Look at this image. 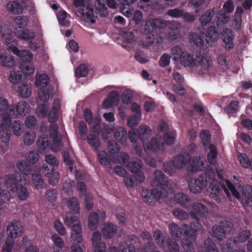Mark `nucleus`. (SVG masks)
Masks as SVG:
<instances>
[{
    "instance_id": "obj_2",
    "label": "nucleus",
    "mask_w": 252,
    "mask_h": 252,
    "mask_svg": "<svg viewBox=\"0 0 252 252\" xmlns=\"http://www.w3.org/2000/svg\"><path fill=\"white\" fill-rule=\"evenodd\" d=\"M171 54L173 55V60L179 61L180 63L186 67H194L200 66L202 69L207 70L209 67V63L207 60L204 59L201 56L197 54L194 56L186 51L180 46L176 45L171 49Z\"/></svg>"
},
{
    "instance_id": "obj_31",
    "label": "nucleus",
    "mask_w": 252,
    "mask_h": 252,
    "mask_svg": "<svg viewBox=\"0 0 252 252\" xmlns=\"http://www.w3.org/2000/svg\"><path fill=\"white\" fill-rule=\"evenodd\" d=\"M139 140L144 145L145 142L150 138L151 130L149 126L143 125L138 128Z\"/></svg>"
},
{
    "instance_id": "obj_6",
    "label": "nucleus",
    "mask_w": 252,
    "mask_h": 252,
    "mask_svg": "<svg viewBox=\"0 0 252 252\" xmlns=\"http://www.w3.org/2000/svg\"><path fill=\"white\" fill-rule=\"evenodd\" d=\"M4 180L5 186L11 192L16 190L21 183L26 184V182L25 177L17 171L6 175Z\"/></svg>"
},
{
    "instance_id": "obj_41",
    "label": "nucleus",
    "mask_w": 252,
    "mask_h": 252,
    "mask_svg": "<svg viewBox=\"0 0 252 252\" xmlns=\"http://www.w3.org/2000/svg\"><path fill=\"white\" fill-rule=\"evenodd\" d=\"M204 163L201 160L200 157H194L190 162L191 171L193 172L201 170L203 168Z\"/></svg>"
},
{
    "instance_id": "obj_20",
    "label": "nucleus",
    "mask_w": 252,
    "mask_h": 252,
    "mask_svg": "<svg viewBox=\"0 0 252 252\" xmlns=\"http://www.w3.org/2000/svg\"><path fill=\"white\" fill-rule=\"evenodd\" d=\"M163 144L156 138H153L149 142L147 145H144V149L146 152L152 151L157 152L162 149Z\"/></svg>"
},
{
    "instance_id": "obj_46",
    "label": "nucleus",
    "mask_w": 252,
    "mask_h": 252,
    "mask_svg": "<svg viewBox=\"0 0 252 252\" xmlns=\"http://www.w3.org/2000/svg\"><path fill=\"white\" fill-rule=\"evenodd\" d=\"M166 244L170 252H181L179 245L173 238H167Z\"/></svg>"
},
{
    "instance_id": "obj_17",
    "label": "nucleus",
    "mask_w": 252,
    "mask_h": 252,
    "mask_svg": "<svg viewBox=\"0 0 252 252\" xmlns=\"http://www.w3.org/2000/svg\"><path fill=\"white\" fill-rule=\"evenodd\" d=\"M175 201L182 207L188 209L191 205L190 198L187 194L179 192L176 193L174 196Z\"/></svg>"
},
{
    "instance_id": "obj_62",
    "label": "nucleus",
    "mask_w": 252,
    "mask_h": 252,
    "mask_svg": "<svg viewBox=\"0 0 252 252\" xmlns=\"http://www.w3.org/2000/svg\"><path fill=\"white\" fill-rule=\"evenodd\" d=\"M239 102L236 100L232 101L229 105L225 106L224 111L227 114H233L236 113L238 110Z\"/></svg>"
},
{
    "instance_id": "obj_7",
    "label": "nucleus",
    "mask_w": 252,
    "mask_h": 252,
    "mask_svg": "<svg viewBox=\"0 0 252 252\" xmlns=\"http://www.w3.org/2000/svg\"><path fill=\"white\" fill-rule=\"evenodd\" d=\"M168 192L166 189H162L159 190L158 189H143L141 195L145 202L152 203L154 201L159 200L160 198H164L167 196Z\"/></svg>"
},
{
    "instance_id": "obj_38",
    "label": "nucleus",
    "mask_w": 252,
    "mask_h": 252,
    "mask_svg": "<svg viewBox=\"0 0 252 252\" xmlns=\"http://www.w3.org/2000/svg\"><path fill=\"white\" fill-rule=\"evenodd\" d=\"M31 174L32 175V182L35 188L37 189H42L44 184L43 180L41 175L42 172H40L39 171L38 172H31Z\"/></svg>"
},
{
    "instance_id": "obj_11",
    "label": "nucleus",
    "mask_w": 252,
    "mask_h": 252,
    "mask_svg": "<svg viewBox=\"0 0 252 252\" xmlns=\"http://www.w3.org/2000/svg\"><path fill=\"white\" fill-rule=\"evenodd\" d=\"M40 172H42V174L48 178V182L50 185L55 186L59 183L60 175L58 172L55 171L54 168L49 169L48 166L46 165L40 169Z\"/></svg>"
},
{
    "instance_id": "obj_13",
    "label": "nucleus",
    "mask_w": 252,
    "mask_h": 252,
    "mask_svg": "<svg viewBox=\"0 0 252 252\" xmlns=\"http://www.w3.org/2000/svg\"><path fill=\"white\" fill-rule=\"evenodd\" d=\"M190 214L193 219H200L208 214V208L203 204L195 202L192 204Z\"/></svg>"
},
{
    "instance_id": "obj_56",
    "label": "nucleus",
    "mask_w": 252,
    "mask_h": 252,
    "mask_svg": "<svg viewBox=\"0 0 252 252\" xmlns=\"http://www.w3.org/2000/svg\"><path fill=\"white\" fill-rule=\"evenodd\" d=\"M39 158V154L33 151L29 152L26 155V161L32 166L33 164L38 160Z\"/></svg>"
},
{
    "instance_id": "obj_24",
    "label": "nucleus",
    "mask_w": 252,
    "mask_h": 252,
    "mask_svg": "<svg viewBox=\"0 0 252 252\" xmlns=\"http://www.w3.org/2000/svg\"><path fill=\"white\" fill-rule=\"evenodd\" d=\"M215 14L213 9H210L204 12L199 17V21L202 27L207 26L210 24Z\"/></svg>"
},
{
    "instance_id": "obj_36",
    "label": "nucleus",
    "mask_w": 252,
    "mask_h": 252,
    "mask_svg": "<svg viewBox=\"0 0 252 252\" xmlns=\"http://www.w3.org/2000/svg\"><path fill=\"white\" fill-rule=\"evenodd\" d=\"M67 206L74 214L79 213L80 210V204L76 197H69L67 200Z\"/></svg>"
},
{
    "instance_id": "obj_26",
    "label": "nucleus",
    "mask_w": 252,
    "mask_h": 252,
    "mask_svg": "<svg viewBox=\"0 0 252 252\" xmlns=\"http://www.w3.org/2000/svg\"><path fill=\"white\" fill-rule=\"evenodd\" d=\"M95 9L100 17H106L109 14V11L105 5L104 0H96Z\"/></svg>"
},
{
    "instance_id": "obj_39",
    "label": "nucleus",
    "mask_w": 252,
    "mask_h": 252,
    "mask_svg": "<svg viewBox=\"0 0 252 252\" xmlns=\"http://www.w3.org/2000/svg\"><path fill=\"white\" fill-rule=\"evenodd\" d=\"M50 144L48 136L46 134H43L39 136L36 141L37 148L40 150H45L47 149Z\"/></svg>"
},
{
    "instance_id": "obj_53",
    "label": "nucleus",
    "mask_w": 252,
    "mask_h": 252,
    "mask_svg": "<svg viewBox=\"0 0 252 252\" xmlns=\"http://www.w3.org/2000/svg\"><path fill=\"white\" fill-rule=\"evenodd\" d=\"M251 236V232L250 230H240L238 236L235 237L238 242L244 243L246 242Z\"/></svg>"
},
{
    "instance_id": "obj_57",
    "label": "nucleus",
    "mask_w": 252,
    "mask_h": 252,
    "mask_svg": "<svg viewBox=\"0 0 252 252\" xmlns=\"http://www.w3.org/2000/svg\"><path fill=\"white\" fill-rule=\"evenodd\" d=\"M126 166L128 170L132 173L139 169H141L142 162L140 160L131 161H129Z\"/></svg>"
},
{
    "instance_id": "obj_64",
    "label": "nucleus",
    "mask_w": 252,
    "mask_h": 252,
    "mask_svg": "<svg viewBox=\"0 0 252 252\" xmlns=\"http://www.w3.org/2000/svg\"><path fill=\"white\" fill-rule=\"evenodd\" d=\"M200 136L201 139L202 144L204 146H207L209 144L211 140V135L209 130H201L200 132Z\"/></svg>"
},
{
    "instance_id": "obj_61",
    "label": "nucleus",
    "mask_w": 252,
    "mask_h": 252,
    "mask_svg": "<svg viewBox=\"0 0 252 252\" xmlns=\"http://www.w3.org/2000/svg\"><path fill=\"white\" fill-rule=\"evenodd\" d=\"M25 124L27 127L31 129H35L37 127V121L35 117L29 116L26 118Z\"/></svg>"
},
{
    "instance_id": "obj_32",
    "label": "nucleus",
    "mask_w": 252,
    "mask_h": 252,
    "mask_svg": "<svg viewBox=\"0 0 252 252\" xmlns=\"http://www.w3.org/2000/svg\"><path fill=\"white\" fill-rule=\"evenodd\" d=\"M5 43L7 46V49L13 53H18L19 49L18 48V42L15 38L11 35H8L5 39Z\"/></svg>"
},
{
    "instance_id": "obj_60",
    "label": "nucleus",
    "mask_w": 252,
    "mask_h": 252,
    "mask_svg": "<svg viewBox=\"0 0 252 252\" xmlns=\"http://www.w3.org/2000/svg\"><path fill=\"white\" fill-rule=\"evenodd\" d=\"M22 78V74L20 71H12L9 76V80L13 84L19 83Z\"/></svg>"
},
{
    "instance_id": "obj_14",
    "label": "nucleus",
    "mask_w": 252,
    "mask_h": 252,
    "mask_svg": "<svg viewBox=\"0 0 252 252\" xmlns=\"http://www.w3.org/2000/svg\"><path fill=\"white\" fill-rule=\"evenodd\" d=\"M7 232L8 233V237L13 239L21 236L23 233V228L20 221H12L7 226Z\"/></svg>"
},
{
    "instance_id": "obj_18",
    "label": "nucleus",
    "mask_w": 252,
    "mask_h": 252,
    "mask_svg": "<svg viewBox=\"0 0 252 252\" xmlns=\"http://www.w3.org/2000/svg\"><path fill=\"white\" fill-rule=\"evenodd\" d=\"M219 24L217 23V26H212L208 28L206 35V40L207 43L209 42H214L216 41L220 36V33L221 31L218 27Z\"/></svg>"
},
{
    "instance_id": "obj_51",
    "label": "nucleus",
    "mask_w": 252,
    "mask_h": 252,
    "mask_svg": "<svg viewBox=\"0 0 252 252\" xmlns=\"http://www.w3.org/2000/svg\"><path fill=\"white\" fill-rule=\"evenodd\" d=\"M45 161L46 163L43 165V167L48 166L49 169L51 168H55V166H57L59 164V161L56 157L53 155H48L45 156Z\"/></svg>"
},
{
    "instance_id": "obj_10",
    "label": "nucleus",
    "mask_w": 252,
    "mask_h": 252,
    "mask_svg": "<svg viewBox=\"0 0 252 252\" xmlns=\"http://www.w3.org/2000/svg\"><path fill=\"white\" fill-rule=\"evenodd\" d=\"M188 230V225L186 224L180 227L178 224L173 223L169 226V230L171 235L177 240L181 239L183 235L187 238Z\"/></svg>"
},
{
    "instance_id": "obj_19",
    "label": "nucleus",
    "mask_w": 252,
    "mask_h": 252,
    "mask_svg": "<svg viewBox=\"0 0 252 252\" xmlns=\"http://www.w3.org/2000/svg\"><path fill=\"white\" fill-rule=\"evenodd\" d=\"M222 36L223 41L225 44V48L227 50L232 49L234 47L233 32L229 29H225L223 31Z\"/></svg>"
},
{
    "instance_id": "obj_30",
    "label": "nucleus",
    "mask_w": 252,
    "mask_h": 252,
    "mask_svg": "<svg viewBox=\"0 0 252 252\" xmlns=\"http://www.w3.org/2000/svg\"><path fill=\"white\" fill-rule=\"evenodd\" d=\"M238 241L236 238H230L227 241L225 246L222 248V252H246L244 250L233 251V248L237 245Z\"/></svg>"
},
{
    "instance_id": "obj_33",
    "label": "nucleus",
    "mask_w": 252,
    "mask_h": 252,
    "mask_svg": "<svg viewBox=\"0 0 252 252\" xmlns=\"http://www.w3.org/2000/svg\"><path fill=\"white\" fill-rule=\"evenodd\" d=\"M242 201L245 205L251 206L252 205V187L247 186L243 191Z\"/></svg>"
},
{
    "instance_id": "obj_52",
    "label": "nucleus",
    "mask_w": 252,
    "mask_h": 252,
    "mask_svg": "<svg viewBox=\"0 0 252 252\" xmlns=\"http://www.w3.org/2000/svg\"><path fill=\"white\" fill-rule=\"evenodd\" d=\"M205 248L202 252H219L215 243L210 238L204 241Z\"/></svg>"
},
{
    "instance_id": "obj_50",
    "label": "nucleus",
    "mask_w": 252,
    "mask_h": 252,
    "mask_svg": "<svg viewBox=\"0 0 252 252\" xmlns=\"http://www.w3.org/2000/svg\"><path fill=\"white\" fill-rule=\"evenodd\" d=\"M205 2L206 0H189L188 2V6L194 9L197 13L199 11Z\"/></svg>"
},
{
    "instance_id": "obj_15",
    "label": "nucleus",
    "mask_w": 252,
    "mask_h": 252,
    "mask_svg": "<svg viewBox=\"0 0 252 252\" xmlns=\"http://www.w3.org/2000/svg\"><path fill=\"white\" fill-rule=\"evenodd\" d=\"M92 240L94 246V252H105L106 244L100 241L101 234L99 231L93 233Z\"/></svg>"
},
{
    "instance_id": "obj_59",
    "label": "nucleus",
    "mask_w": 252,
    "mask_h": 252,
    "mask_svg": "<svg viewBox=\"0 0 252 252\" xmlns=\"http://www.w3.org/2000/svg\"><path fill=\"white\" fill-rule=\"evenodd\" d=\"M88 72V67L85 64H81L76 68L75 74L77 77L80 78L86 76Z\"/></svg>"
},
{
    "instance_id": "obj_16",
    "label": "nucleus",
    "mask_w": 252,
    "mask_h": 252,
    "mask_svg": "<svg viewBox=\"0 0 252 252\" xmlns=\"http://www.w3.org/2000/svg\"><path fill=\"white\" fill-rule=\"evenodd\" d=\"M194 219V221L191 223L190 225H188L187 238L191 240H196V233L202 227V225L199 222L200 219Z\"/></svg>"
},
{
    "instance_id": "obj_5",
    "label": "nucleus",
    "mask_w": 252,
    "mask_h": 252,
    "mask_svg": "<svg viewBox=\"0 0 252 252\" xmlns=\"http://www.w3.org/2000/svg\"><path fill=\"white\" fill-rule=\"evenodd\" d=\"M233 227V224L231 221L222 220L218 224L213 226V236L219 240H222L225 238L226 233L231 231Z\"/></svg>"
},
{
    "instance_id": "obj_22",
    "label": "nucleus",
    "mask_w": 252,
    "mask_h": 252,
    "mask_svg": "<svg viewBox=\"0 0 252 252\" xmlns=\"http://www.w3.org/2000/svg\"><path fill=\"white\" fill-rule=\"evenodd\" d=\"M16 167L24 177L25 175L31 174L32 169V166L24 160H18L16 163Z\"/></svg>"
},
{
    "instance_id": "obj_49",
    "label": "nucleus",
    "mask_w": 252,
    "mask_h": 252,
    "mask_svg": "<svg viewBox=\"0 0 252 252\" xmlns=\"http://www.w3.org/2000/svg\"><path fill=\"white\" fill-rule=\"evenodd\" d=\"M18 92L21 97L28 98L32 94V90L28 85L23 84L18 87Z\"/></svg>"
},
{
    "instance_id": "obj_47",
    "label": "nucleus",
    "mask_w": 252,
    "mask_h": 252,
    "mask_svg": "<svg viewBox=\"0 0 252 252\" xmlns=\"http://www.w3.org/2000/svg\"><path fill=\"white\" fill-rule=\"evenodd\" d=\"M195 241V240H191L187 238L184 239L182 243L184 251L181 252H195V248L193 244Z\"/></svg>"
},
{
    "instance_id": "obj_3",
    "label": "nucleus",
    "mask_w": 252,
    "mask_h": 252,
    "mask_svg": "<svg viewBox=\"0 0 252 252\" xmlns=\"http://www.w3.org/2000/svg\"><path fill=\"white\" fill-rule=\"evenodd\" d=\"M30 109L28 103L25 101H20L16 105H11L7 114H4L2 117V127L5 126L9 127L11 124V118H16L19 115H25Z\"/></svg>"
},
{
    "instance_id": "obj_42",
    "label": "nucleus",
    "mask_w": 252,
    "mask_h": 252,
    "mask_svg": "<svg viewBox=\"0 0 252 252\" xmlns=\"http://www.w3.org/2000/svg\"><path fill=\"white\" fill-rule=\"evenodd\" d=\"M8 11L15 14L22 13L23 8L22 6L16 1H10L6 5Z\"/></svg>"
},
{
    "instance_id": "obj_37",
    "label": "nucleus",
    "mask_w": 252,
    "mask_h": 252,
    "mask_svg": "<svg viewBox=\"0 0 252 252\" xmlns=\"http://www.w3.org/2000/svg\"><path fill=\"white\" fill-rule=\"evenodd\" d=\"M99 222V216L95 212H91L88 218V226L90 230L93 231L97 228Z\"/></svg>"
},
{
    "instance_id": "obj_45",
    "label": "nucleus",
    "mask_w": 252,
    "mask_h": 252,
    "mask_svg": "<svg viewBox=\"0 0 252 252\" xmlns=\"http://www.w3.org/2000/svg\"><path fill=\"white\" fill-rule=\"evenodd\" d=\"M15 55L20 58L22 62L21 63H28L32 61L33 55L31 51L28 50L20 51L18 53H14Z\"/></svg>"
},
{
    "instance_id": "obj_8",
    "label": "nucleus",
    "mask_w": 252,
    "mask_h": 252,
    "mask_svg": "<svg viewBox=\"0 0 252 252\" xmlns=\"http://www.w3.org/2000/svg\"><path fill=\"white\" fill-rule=\"evenodd\" d=\"M11 126L13 134L16 136H19L21 134L22 132V124L19 121H15L9 127H6L5 126L2 127V124L0 127V132L2 131L1 134V138L4 143H7L10 139L11 133L9 132V129Z\"/></svg>"
},
{
    "instance_id": "obj_1",
    "label": "nucleus",
    "mask_w": 252,
    "mask_h": 252,
    "mask_svg": "<svg viewBox=\"0 0 252 252\" xmlns=\"http://www.w3.org/2000/svg\"><path fill=\"white\" fill-rule=\"evenodd\" d=\"M207 186L210 196L218 203L220 202L222 190L226 193L228 192L226 187L216 179V174L212 168L207 169L198 178H191L189 182L190 191L195 194L201 192L203 189Z\"/></svg>"
},
{
    "instance_id": "obj_9",
    "label": "nucleus",
    "mask_w": 252,
    "mask_h": 252,
    "mask_svg": "<svg viewBox=\"0 0 252 252\" xmlns=\"http://www.w3.org/2000/svg\"><path fill=\"white\" fill-rule=\"evenodd\" d=\"M168 183L167 177L161 171L157 170L154 172L153 179L151 183L153 187L161 190L162 189H166Z\"/></svg>"
},
{
    "instance_id": "obj_34",
    "label": "nucleus",
    "mask_w": 252,
    "mask_h": 252,
    "mask_svg": "<svg viewBox=\"0 0 252 252\" xmlns=\"http://www.w3.org/2000/svg\"><path fill=\"white\" fill-rule=\"evenodd\" d=\"M209 148L210 151L207 154L208 161L210 164L216 165L217 163L216 159L218 154L217 149L216 146L212 144L209 145Z\"/></svg>"
},
{
    "instance_id": "obj_55",
    "label": "nucleus",
    "mask_w": 252,
    "mask_h": 252,
    "mask_svg": "<svg viewBox=\"0 0 252 252\" xmlns=\"http://www.w3.org/2000/svg\"><path fill=\"white\" fill-rule=\"evenodd\" d=\"M98 160L100 164L103 165H107L111 162V159L108 155L104 151H101L98 153Z\"/></svg>"
},
{
    "instance_id": "obj_12",
    "label": "nucleus",
    "mask_w": 252,
    "mask_h": 252,
    "mask_svg": "<svg viewBox=\"0 0 252 252\" xmlns=\"http://www.w3.org/2000/svg\"><path fill=\"white\" fill-rule=\"evenodd\" d=\"M191 158V156L189 153L179 154L174 157L172 161V165L175 168L182 169L190 162Z\"/></svg>"
},
{
    "instance_id": "obj_27",
    "label": "nucleus",
    "mask_w": 252,
    "mask_h": 252,
    "mask_svg": "<svg viewBox=\"0 0 252 252\" xmlns=\"http://www.w3.org/2000/svg\"><path fill=\"white\" fill-rule=\"evenodd\" d=\"M114 137L121 144L125 145L127 139V133L123 127L118 128L114 132Z\"/></svg>"
},
{
    "instance_id": "obj_40",
    "label": "nucleus",
    "mask_w": 252,
    "mask_h": 252,
    "mask_svg": "<svg viewBox=\"0 0 252 252\" xmlns=\"http://www.w3.org/2000/svg\"><path fill=\"white\" fill-rule=\"evenodd\" d=\"M82 14L87 19L90 20V22L94 24L95 23L94 18L97 17V12L93 7L87 6L85 10H83Z\"/></svg>"
},
{
    "instance_id": "obj_44",
    "label": "nucleus",
    "mask_w": 252,
    "mask_h": 252,
    "mask_svg": "<svg viewBox=\"0 0 252 252\" xmlns=\"http://www.w3.org/2000/svg\"><path fill=\"white\" fill-rule=\"evenodd\" d=\"M82 227L81 225H76L72 229L71 237L72 239L77 243H80L83 239L82 236Z\"/></svg>"
},
{
    "instance_id": "obj_43",
    "label": "nucleus",
    "mask_w": 252,
    "mask_h": 252,
    "mask_svg": "<svg viewBox=\"0 0 252 252\" xmlns=\"http://www.w3.org/2000/svg\"><path fill=\"white\" fill-rule=\"evenodd\" d=\"M24 183L20 184L19 187H17V189L13 192H16L18 198L21 200H26L29 196V192L27 189L23 186Z\"/></svg>"
},
{
    "instance_id": "obj_4",
    "label": "nucleus",
    "mask_w": 252,
    "mask_h": 252,
    "mask_svg": "<svg viewBox=\"0 0 252 252\" xmlns=\"http://www.w3.org/2000/svg\"><path fill=\"white\" fill-rule=\"evenodd\" d=\"M167 21L161 19H155L146 22L144 32L148 35L147 38L150 40L149 42L153 43L155 42V40L159 36V33L161 32V29L167 25Z\"/></svg>"
},
{
    "instance_id": "obj_21",
    "label": "nucleus",
    "mask_w": 252,
    "mask_h": 252,
    "mask_svg": "<svg viewBox=\"0 0 252 252\" xmlns=\"http://www.w3.org/2000/svg\"><path fill=\"white\" fill-rule=\"evenodd\" d=\"M63 220L65 224L68 227H72V229L74 228L75 226L81 225L79 218L71 212H67L65 214Z\"/></svg>"
},
{
    "instance_id": "obj_23",
    "label": "nucleus",
    "mask_w": 252,
    "mask_h": 252,
    "mask_svg": "<svg viewBox=\"0 0 252 252\" xmlns=\"http://www.w3.org/2000/svg\"><path fill=\"white\" fill-rule=\"evenodd\" d=\"M118 230L116 225L111 223L106 224L102 230L103 237L109 239L112 238L117 233Z\"/></svg>"
},
{
    "instance_id": "obj_25",
    "label": "nucleus",
    "mask_w": 252,
    "mask_h": 252,
    "mask_svg": "<svg viewBox=\"0 0 252 252\" xmlns=\"http://www.w3.org/2000/svg\"><path fill=\"white\" fill-rule=\"evenodd\" d=\"M98 133H90L87 137L88 144L95 151L98 150L100 146V140L98 138Z\"/></svg>"
},
{
    "instance_id": "obj_35",
    "label": "nucleus",
    "mask_w": 252,
    "mask_h": 252,
    "mask_svg": "<svg viewBox=\"0 0 252 252\" xmlns=\"http://www.w3.org/2000/svg\"><path fill=\"white\" fill-rule=\"evenodd\" d=\"M153 237L158 246L163 248L165 247L166 236L160 230L158 229L155 230L153 233Z\"/></svg>"
},
{
    "instance_id": "obj_29",
    "label": "nucleus",
    "mask_w": 252,
    "mask_h": 252,
    "mask_svg": "<svg viewBox=\"0 0 252 252\" xmlns=\"http://www.w3.org/2000/svg\"><path fill=\"white\" fill-rule=\"evenodd\" d=\"M16 34L19 38L25 41H31L35 37L34 33L28 29L17 30Z\"/></svg>"
},
{
    "instance_id": "obj_48",
    "label": "nucleus",
    "mask_w": 252,
    "mask_h": 252,
    "mask_svg": "<svg viewBox=\"0 0 252 252\" xmlns=\"http://www.w3.org/2000/svg\"><path fill=\"white\" fill-rule=\"evenodd\" d=\"M49 78L47 74H42L39 76L38 79H36L35 85L36 87H40V88H45L49 83Z\"/></svg>"
},
{
    "instance_id": "obj_28",
    "label": "nucleus",
    "mask_w": 252,
    "mask_h": 252,
    "mask_svg": "<svg viewBox=\"0 0 252 252\" xmlns=\"http://www.w3.org/2000/svg\"><path fill=\"white\" fill-rule=\"evenodd\" d=\"M14 58L6 53H2L0 55V63L1 66L5 67L11 68L15 64Z\"/></svg>"
},
{
    "instance_id": "obj_58",
    "label": "nucleus",
    "mask_w": 252,
    "mask_h": 252,
    "mask_svg": "<svg viewBox=\"0 0 252 252\" xmlns=\"http://www.w3.org/2000/svg\"><path fill=\"white\" fill-rule=\"evenodd\" d=\"M120 10L122 14L127 17H131L134 11L132 6L128 4H122Z\"/></svg>"
},
{
    "instance_id": "obj_54",
    "label": "nucleus",
    "mask_w": 252,
    "mask_h": 252,
    "mask_svg": "<svg viewBox=\"0 0 252 252\" xmlns=\"http://www.w3.org/2000/svg\"><path fill=\"white\" fill-rule=\"evenodd\" d=\"M19 67L25 73L28 75L32 74L34 72L33 65L31 62L21 63Z\"/></svg>"
},
{
    "instance_id": "obj_63",
    "label": "nucleus",
    "mask_w": 252,
    "mask_h": 252,
    "mask_svg": "<svg viewBox=\"0 0 252 252\" xmlns=\"http://www.w3.org/2000/svg\"><path fill=\"white\" fill-rule=\"evenodd\" d=\"M59 114V108L53 105L52 109L48 114V120L50 122L54 123L58 120Z\"/></svg>"
}]
</instances>
